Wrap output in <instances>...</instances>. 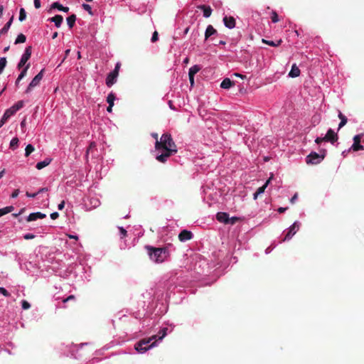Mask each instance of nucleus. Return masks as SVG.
I'll return each instance as SVG.
<instances>
[{
	"label": "nucleus",
	"instance_id": "nucleus-50",
	"mask_svg": "<svg viewBox=\"0 0 364 364\" xmlns=\"http://www.w3.org/2000/svg\"><path fill=\"white\" fill-rule=\"evenodd\" d=\"M59 217V214L58 212H54L50 214V218L52 220H55Z\"/></svg>",
	"mask_w": 364,
	"mask_h": 364
},
{
	"label": "nucleus",
	"instance_id": "nucleus-24",
	"mask_svg": "<svg viewBox=\"0 0 364 364\" xmlns=\"http://www.w3.org/2000/svg\"><path fill=\"white\" fill-rule=\"evenodd\" d=\"M50 161H51V159H46L44 161L37 163L36 167L37 169L41 170V169L43 168L44 167L47 166L48 165H49Z\"/></svg>",
	"mask_w": 364,
	"mask_h": 364
},
{
	"label": "nucleus",
	"instance_id": "nucleus-18",
	"mask_svg": "<svg viewBox=\"0 0 364 364\" xmlns=\"http://www.w3.org/2000/svg\"><path fill=\"white\" fill-rule=\"evenodd\" d=\"M234 85L235 82L233 81H232L230 78L226 77L222 81L220 87L223 89H229Z\"/></svg>",
	"mask_w": 364,
	"mask_h": 364
},
{
	"label": "nucleus",
	"instance_id": "nucleus-20",
	"mask_svg": "<svg viewBox=\"0 0 364 364\" xmlns=\"http://www.w3.org/2000/svg\"><path fill=\"white\" fill-rule=\"evenodd\" d=\"M216 33H217L216 29H215L212 25H208L205 30V39L207 40L212 35H213Z\"/></svg>",
	"mask_w": 364,
	"mask_h": 364
},
{
	"label": "nucleus",
	"instance_id": "nucleus-1",
	"mask_svg": "<svg viewBox=\"0 0 364 364\" xmlns=\"http://www.w3.org/2000/svg\"><path fill=\"white\" fill-rule=\"evenodd\" d=\"M155 150L158 151L156 159L165 163L172 155L177 153L176 145L168 133L162 134L159 141L155 142Z\"/></svg>",
	"mask_w": 364,
	"mask_h": 364
},
{
	"label": "nucleus",
	"instance_id": "nucleus-49",
	"mask_svg": "<svg viewBox=\"0 0 364 364\" xmlns=\"http://www.w3.org/2000/svg\"><path fill=\"white\" fill-rule=\"evenodd\" d=\"M239 220L238 218L237 217H232L231 218H229V222H228V224H231V225H233L235 224L237 220Z\"/></svg>",
	"mask_w": 364,
	"mask_h": 364
},
{
	"label": "nucleus",
	"instance_id": "nucleus-12",
	"mask_svg": "<svg viewBox=\"0 0 364 364\" xmlns=\"http://www.w3.org/2000/svg\"><path fill=\"white\" fill-rule=\"evenodd\" d=\"M192 232L186 230H182L178 235V239L181 242L189 240L192 238Z\"/></svg>",
	"mask_w": 364,
	"mask_h": 364
},
{
	"label": "nucleus",
	"instance_id": "nucleus-62",
	"mask_svg": "<svg viewBox=\"0 0 364 364\" xmlns=\"http://www.w3.org/2000/svg\"><path fill=\"white\" fill-rule=\"evenodd\" d=\"M3 11H4V6L3 5H0V18L3 15Z\"/></svg>",
	"mask_w": 364,
	"mask_h": 364
},
{
	"label": "nucleus",
	"instance_id": "nucleus-56",
	"mask_svg": "<svg viewBox=\"0 0 364 364\" xmlns=\"http://www.w3.org/2000/svg\"><path fill=\"white\" fill-rule=\"evenodd\" d=\"M188 77H189V80H190L191 85L193 86V84H194V76L193 75H188Z\"/></svg>",
	"mask_w": 364,
	"mask_h": 364
},
{
	"label": "nucleus",
	"instance_id": "nucleus-58",
	"mask_svg": "<svg viewBox=\"0 0 364 364\" xmlns=\"http://www.w3.org/2000/svg\"><path fill=\"white\" fill-rule=\"evenodd\" d=\"M48 191V188H41L38 190V191L37 193H44V192H47Z\"/></svg>",
	"mask_w": 364,
	"mask_h": 364
},
{
	"label": "nucleus",
	"instance_id": "nucleus-28",
	"mask_svg": "<svg viewBox=\"0 0 364 364\" xmlns=\"http://www.w3.org/2000/svg\"><path fill=\"white\" fill-rule=\"evenodd\" d=\"M14 209V208L12 205L0 209V216H3L9 213H11Z\"/></svg>",
	"mask_w": 364,
	"mask_h": 364
},
{
	"label": "nucleus",
	"instance_id": "nucleus-22",
	"mask_svg": "<svg viewBox=\"0 0 364 364\" xmlns=\"http://www.w3.org/2000/svg\"><path fill=\"white\" fill-rule=\"evenodd\" d=\"M262 42L264 44H267V45L272 46V47H277L282 44V40L279 39V40L277 41L276 42H274L273 41H269V40L262 38Z\"/></svg>",
	"mask_w": 364,
	"mask_h": 364
},
{
	"label": "nucleus",
	"instance_id": "nucleus-3",
	"mask_svg": "<svg viewBox=\"0 0 364 364\" xmlns=\"http://www.w3.org/2000/svg\"><path fill=\"white\" fill-rule=\"evenodd\" d=\"M156 338V336H153L148 339H142L135 344L134 348L139 353H144L154 346L155 342H153L151 344H149V343Z\"/></svg>",
	"mask_w": 364,
	"mask_h": 364
},
{
	"label": "nucleus",
	"instance_id": "nucleus-29",
	"mask_svg": "<svg viewBox=\"0 0 364 364\" xmlns=\"http://www.w3.org/2000/svg\"><path fill=\"white\" fill-rule=\"evenodd\" d=\"M11 116L9 114V112L5 111L3 117L0 120V128L6 123V122L10 118Z\"/></svg>",
	"mask_w": 364,
	"mask_h": 364
},
{
	"label": "nucleus",
	"instance_id": "nucleus-17",
	"mask_svg": "<svg viewBox=\"0 0 364 364\" xmlns=\"http://www.w3.org/2000/svg\"><path fill=\"white\" fill-rule=\"evenodd\" d=\"M50 21L53 22L57 28H59L63 21L61 15H55L49 19Z\"/></svg>",
	"mask_w": 364,
	"mask_h": 364
},
{
	"label": "nucleus",
	"instance_id": "nucleus-14",
	"mask_svg": "<svg viewBox=\"0 0 364 364\" xmlns=\"http://www.w3.org/2000/svg\"><path fill=\"white\" fill-rule=\"evenodd\" d=\"M272 179V177H270L266 182L265 183L259 187L257 191L254 193V196H253V198L255 200H256L257 198V196L262 193H263L266 189V188L267 187L268 184L269 183L270 181Z\"/></svg>",
	"mask_w": 364,
	"mask_h": 364
},
{
	"label": "nucleus",
	"instance_id": "nucleus-30",
	"mask_svg": "<svg viewBox=\"0 0 364 364\" xmlns=\"http://www.w3.org/2000/svg\"><path fill=\"white\" fill-rule=\"evenodd\" d=\"M30 63H28L25 67H23V70L18 75V80H22L26 75L27 71L30 68Z\"/></svg>",
	"mask_w": 364,
	"mask_h": 364
},
{
	"label": "nucleus",
	"instance_id": "nucleus-15",
	"mask_svg": "<svg viewBox=\"0 0 364 364\" xmlns=\"http://www.w3.org/2000/svg\"><path fill=\"white\" fill-rule=\"evenodd\" d=\"M217 220L225 224H228L229 222V215L226 213H218L216 215Z\"/></svg>",
	"mask_w": 364,
	"mask_h": 364
},
{
	"label": "nucleus",
	"instance_id": "nucleus-8",
	"mask_svg": "<svg viewBox=\"0 0 364 364\" xmlns=\"http://www.w3.org/2000/svg\"><path fill=\"white\" fill-rule=\"evenodd\" d=\"M299 228V223L298 222L294 223V224L289 228V231L287 232L284 238L282 240L284 241L290 240L296 234Z\"/></svg>",
	"mask_w": 364,
	"mask_h": 364
},
{
	"label": "nucleus",
	"instance_id": "nucleus-40",
	"mask_svg": "<svg viewBox=\"0 0 364 364\" xmlns=\"http://www.w3.org/2000/svg\"><path fill=\"white\" fill-rule=\"evenodd\" d=\"M6 111L9 112V114L12 116L18 111V109L17 108H16L14 105H13L11 107L7 109Z\"/></svg>",
	"mask_w": 364,
	"mask_h": 364
},
{
	"label": "nucleus",
	"instance_id": "nucleus-32",
	"mask_svg": "<svg viewBox=\"0 0 364 364\" xmlns=\"http://www.w3.org/2000/svg\"><path fill=\"white\" fill-rule=\"evenodd\" d=\"M18 139L17 137H14L10 141V148L13 150L16 149L18 146Z\"/></svg>",
	"mask_w": 364,
	"mask_h": 364
},
{
	"label": "nucleus",
	"instance_id": "nucleus-21",
	"mask_svg": "<svg viewBox=\"0 0 364 364\" xmlns=\"http://www.w3.org/2000/svg\"><path fill=\"white\" fill-rule=\"evenodd\" d=\"M299 75L300 70L295 64H294L291 67L290 72L289 73V76H290L291 77H296L299 76Z\"/></svg>",
	"mask_w": 364,
	"mask_h": 364
},
{
	"label": "nucleus",
	"instance_id": "nucleus-44",
	"mask_svg": "<svg viewBox=\"0 0 364 364\" xmlns=\"http://www.w3.org/2000/svg\"><path fill=\"white\" fill-rule=\"evenodd\" d=\"M30 307H31V305L27 301H26V300L22 301V308L23 309L26 310V309H28Z\"/></svg>",
	"mask_w": 364,
	"mask_h": 364
},
{
	"label": "nucleus",
	"instance_id": "nucleus-63",
	"mask_svg": "<svg viewBox=\"0 0 364 364\" xmlns=\"http://www.w3.org/2000/svg\"><path fill=\"white\" fill-rule=\"evenodd\" d=\"M235 75H236V76H237V77H240V78H242V79H243V78L246 77V76H245V75H242V74H239V73H235Z\"/></svg>",
	"mask_w": 364,
	"mask_h": 364
},
{
	"label": "nucleus",
	"instance_id": "nucleus-38",
	"mask_svg": "<svg viewBox=\"0 0 364 364\" xmlns=\"http://www.w3.org/2000/svg\"><path fill=\"white\" fill-rule=\"evenodd\" d=\"M95 148H96V144H95V142H94V141H93V142H91V143H90V146H89V147H88V148H87V149L86 156H88V154H89L90 152H92V150H93L94 149H95Z\"/></svg>",
	"mask_w": 364,
	"mask_h": 364
},
{
	"label": "nucleus",
	"instance_id": "nucleus-46",
	"mask_svg": "<svg viewBox=\"0 0 364 364\" xmlns=\"http://www.w3.org/2000/svg\"><path fill=\"white\" fill-rule=\"evenodd\" d=\"M35 235L33 234H31V233H28V234H26L23 235V238L25 240H31V239H33L35 238Z\"/></svg>",
	"mask_w": 364,
	"mask_h": 364
},
{
	"label": "nucleus",
	"instance_id": "nucleus-45",
	"mask_svg": "<svg viewBox=\"0 0 364 364\" xmlns=\"http://www.w3.org/2000/svg\"><path fill=\"white\" fill-rule=\"evenodd\" d=\"M158 39H159V34H158V32L155 31L151 37V42L154 43V42L157 41Z\"/></svg>",
	"mask_w": 364,
	"mask_h": 364
},
{
	"label": "nucleus",
	"instance_id": "nucleus-59",
	"mask_svg": "<svg viewBox=\"0 0 364 364\" xmlns=\"http://www.w3.org/2000/svg\"><path fill=\"white\" fill-rule=\"evenodd\" d=\"M287 209V208H282L281 207V208H278V212L279 213H284L286 211Z\"/></svg>",
	"mask_w": 364,
	"mask_h": 364
},
{
	"label": "nucleus",
	"instance_id": "nucleus-5",
	"mask_svg": "<svg viewBox=\"0 0 364 364\" xmlns=\"http://www.w3.org/2000/svg\"><path fill=\"white\" fill-rule=\"evenodd\" d=\"M45 69H42L31 80L25 90V93H30L36 87H37L43 77Z\"/></svg>",
	"mask_w": 364,
	"mask_h": 364
},
{
	"label": "nucleus",
	"instance_id": "nucleus-64",
	"mask_svg": "<svg viewBox=\"0 0 364 364\" xmlns=\"http://www.w3.org/2000/svg\"><path fill=\"white\" fill-rule=\"evenodd\" d=\"M112 107H113V106H111V105H109V106H108V107H107V111L108 112H112Z\"/></svg>",
	"mask_w": 364,
	"mask_h": 364
},
{
	"label": "nucleus",
	"instance_id": "nucleus-16",
	"mask_svg": "<svg viewBox=\"0 0 364 364\" xmlns=\"http://www.w3.org/2000/svg\"><path fill=\"white\" fill-rule=\"evenodd\" d=\"M198 9H199L203 11L204 17L208 18L211 16L212 9L209 6L199 5V6H198Z\"/></svg>",
	"mask_w": 364,
	"mask_h": 364
},
{
	"label": "nucleus",
	"instance_id": "nucleus-52",
	"mask_svg": "<svg viewBox=\"0 0 364 364\" xmlns=\"http://www.w3.org/2000/svg\"><path fill=\"white\" fill-rule=\"evenodd\" d=\"M120 67H121V63H117L115 65L114 69L112 71H117V73L119 74Z\"/></svg>",
	"mask_w": 364,
	"mask_h": 364
},
{
	"label": "nucleus",
	"instance_id": "nucleus-25",
	"mask_svg": "<svg viewBox=\"0 0 364 364\" xmlns=\"http://www.w3.org/2000/svg\"><path fill=\"white\" fill-rule=\"evenodd\" d=\"M338 117L341 119V122L338 124V129H340L346 124L348 119L347 117L341 113V112H339Z\"/></svg>",
	"mask_w": 364,
	"mask_h": 364
},
{
	"label": "nucleus",
	"instance_id": "nucleus-61",
	"mask_svg": "<svg viewBox=\"0 0 364 364\" xmlns=\"http://www.w3.org/2000/svg\"><path fill=\"white\" fill-rule=\"evenodd\" d=\"M151 136H152L153 138H154L156 139V141H159L158 139V134L156 133H152Z\"/></svg>",
	"mask_w": 364,
	"mask_h": 364
},
{
	"label": "nucleus",
	"instance_id": "nucleus-42",
	"mask_svg": "<svg viewBox=\"0 0 364 364\" xmlns=\"http://www.w3.org/2000/svg\"><path fill=\"white\" fill-rule=\"evenodd\" d=\"M82 8L87 11L90 14L92 15V8L89 4H83Z\"/></svg>",
	"mask_w": 364,
	"mask_h": 364
},
{
	"label": "nucleus",
	"instance_id": "nucleus-11",
	"mask_svg": "<svg viewBox=\"0 0 364 364\" xmlns=\"http://www.w3.org/2000/svg\"><path fill=\"white\" fill-rule=\"evenodd\" d=\"M46 217V215L41 212L32 213L28 216L26 220L27 222H31L38 219L45 218Z\"/></svg>",
	"mask_w": 364,
	"mask_h": 364
},
{
	"label": "nucleus",
	"instance_id": "nucleus-37",
	"mask_svg": "<svg viewBox=\"0 0 364 364\" xmlns=\"http://www.w3.org/2000/svg\"><path fill=\"white\" fill-rule=\"evenodd\" d=\"M167 328H163L159 332V335H156V338H159V340H161L166 335Z\"/></svg>",
	"mask_w": 364,
	"mask_h": 364
},
{
	"label": "nucleus",
	"instance_id": "nucleus-48",
	"mask_svg": "<svg viewBox=\"0 0 364 364\" xmlns=\"http://www.w3.org/2000/svg\"><path fill=\"white\" fill-rule=\"evenodd\" d=\"M119 230L122 235V238L124 237L127 235V230L122 227L119 228Z\"/></svg>",
	"mask_w": 364,
	"mask_h": 364
},
{
	"label": "nucleus",
	"instance_id": "nucleus-34",
	"mask_svg": "<svg viewBox=\"0 0 364 364\" xmlns=\"http://www.w3.org/2000/svg\"><path fill=\"white\" fill-rule=\"evenodd\" d=\"M34 150L32 144H28L25 149V156L28 157Z\"/></svg>",
	"mask_w": 364,
	"mask_h": 364
},
{
	"label": "nucleus",
	"instance_id": "nucleus-7",
	"mask_svg": "<svg viewBox=\"0 0 364 364\" xmlns=\"http://www.w3.org/2000/svg\"><path fill=\"white\" fill-rule=\"evenodd\" d=\"M362 137L363 134H357L353 137V144L351 146L353 151H358L364 149L363 146L360 144Z\"/></svg>",
	"mask_w": 364,
	"mask_h": 364
},
{
	"label": "nucleus",
	"instance_id": "nucleus-43",
	"mask_svg": "<svg viewBox=\"0 0 364 364\" xmlns=\"http://www.w3.org/2000/svg\"><path fill=\"white\" fill-rule=\"evenodd\" d=\"M14 105L16 107V108H17L18 110H19L23 107L24 102L23 100H19Z\"/></svg>",
	"mask_w": 364,
	"mask_h": 364
},
{
	"label": "nucleus",
	"instance_id": "nucleus-27",
	"mask_svg": "<svg viewBox=\"0 0 364 364\" xmlns=\"http://www.w3.org/2000/svg\"><path fill=\"white\" fill-rule=\"evenodd\" d=\"M201 69L200 65H195L189 69L188 75H195Z\"/></svg>",
	"mask_w": 364,
	"mask_h": 364
},
{
	"label": "nucleus",
	"instance_id": "nucleus-33",
	"mask_svg": "<svg viewBox=\"0 0 364 364\" xmlns=\"http://www.w3.org/2000/svg\"><path fill=\"white\" fill-rule=\"evenodd\" d=\"M26 36L23 33H20L19 35H18V36L15 41V44L23 43L26 41Z\"/></svg>",
	"mask_w": 364,
	"mask_h": 364
},
{
	"label": "nucleus",
	"instance_id": "nucleus-19",
	"mask_svg": "<svg viewBox=\"0 0 364 364\" xmlns=\"http://www.w3.org/2000/svg\"><path fill=\"white\" fill-rule=\"evenodd\" d=\"M14 21V16L11 17L9 21L4 26V27L0 30V36L6 34L9 29L10 28Z\"/></svg>",
	"mask_w": 364,
	"mask_h": 364
},
{
	"label": "nucleus",
	"instance_id": "nucleus-41",
	"mask_svg": "<svg viewBox=\"0 0 364 364\" xmlns=\"http://www.w3.org/2000/svg\"><path fill=\"white\" fill-rule=\"evenodd\" d=\"M0 294H3L6 297L11 296L10 293L4 287H0Z\"/></svg>",
	"mask_w": 364,
	"mask_h": 364
},
{
	"label": "nucleus",
	"instance_id": "nucleus-51",
	"mask_svg": "<svg viewBox=\"0 0 364 364\" xmlns=\"http://www.w3.org/2000/svg\"><path fill=\"white\" fill-rule=\"evenodd\" d=\"M34 6L36 9H39L41 7V1L40 0H34Z\"/></svg>",
	"mask_w": 364,
	"mask_h": 364
},
{
	"label": "nucleus",
	"instance_id": "nucleus-23",
	"mask_svg": "<svg viewBox=\"0 0 364 364\" xmlns=\"http://www.w3.org/2000/svg\"><path fill=\"white\" fill-rule=\"evenodd\" d=\"M51 8L58 9L59 11H62L66 12V13L69 11L68 7H65L58 2L53 3V4L51 5Z\"/></svg>",
	"mask_w": 364,
	"mask_h": 364
},
{
	"label": "nucleus",
	"instance_id": "nucleus-13",
	"mask_svg": "<svg viewBox=\"0 0 364 364\" xmlns=\"http://www.w3.org/2000/svg\"><path fill=\"white\" fill-rule=\"evenodd\" d=\"M225 26L228 28H233L235 26V19L232 16H225L223 18Z\"/></svg>",
	"mask_w": 364,
	"mask_h": 364
},
{
	"label": "nucleus",
	"instance_id": "nucleus-57",
	"mask_svg": "<svg viewBox=\"0 0 364 364\" xmlns=\"http://www.w3.org/2000/svg\"><path fill=\"white\" fill-rule=\"evenodd\" d=\"M64 206H65V201L63 200L58 206V209L59 210H63L64 208Z\"/></svg>",
	"mask_w": 364,
	"mask_h": 364
},
{
	"label": "nucleus",
	"instance_id": "nucleus-47",
	"mask_svg": "<svg viewBox=\"0 0 364 364\" xmlns=\"http://www.w3.org/2000/svg\"><path fill=\"white\" fill-rule=\"evenodd\" d=\"M75 296L74 295H70L67 298L64 299L63 300V303H66V302H68L69 301H73V300H75Z\"/></svg>",
	"mask_w": 364,
	"mask_h": 364
},
{
	"label": "nucleus",
	"instance_id": "nucleus-2",
	"mask_svg": "<svg viewBox=\"0 0 364 364\" xmlns=\"http://www.w3.org/2000/svg\"><path fill=\"white\" fill-rule=\"evenodd\" d=\"M145 248L148 251L150 259L156 263H162L168 257V252L166 247H154L146 245Z\"/></svg>",
	"mask_w": 364,
	"mask_h": 364
},
{
	"label": "nucleus",
	"instance_id": "nucleus-26",
	"mask_svg": "<svg viewBox=\"0 0 364 364\" xmlns=\"http://www.w3.org/2000/svg\"><path fill=\"white\" fill-rule=\"evenodd\" d=\"M76 16L75 14H72L67 18V23L70 28H72L75 23Z\"/></svg>",
	"mask_w": 364,
	"mask_h": 364
},
{
	"label": "nucleus",
	"instance_id": "nucleus-10",
	"mask_svg": "<svg viewBox=\"0 0 364 364\" xmlns=\"http://www.w3.org/2000/svg\"><path fill=\"white\" fill-rule=\"evenodd\" d=\"M338 137L337 134L335 133V132L331 129H329L327 131V133L324 136L325 141H330L331 144L336 142L338 140Z\"/></svg>",
	"mask_w": 364,
	"mask_h": 364
},
{
	"label": "nucleus",
	"instance_id": "nucleus-55",
	"mask_svg": "<svg viewBox=\"0 0 364 364\" xmlns=\"http://www.w3.org/2000/svg\"><path fill=\"white\" fill-rule=\"evenodd\" d=\"M38 194V193H30L28 192H26V196L30 197V198H35Z\"/></svg>",
	"mask_w": 364,
	"mask_h": 364
},
{
	"label": "nucleus",
	"instance_id": "nucleus-54",
	"mask_svg": "<svg viewBox=\"0 0 364 364\" xmlns=\"http://www.w3.org/2000/svg\"><path fill=\"white\" fill-rule=\"evenodd\" d=\"M322 141H325L324 140V137H317L315 140V142L317 144H321Z\"/></svg>",
	"mask_w": 364,
	"mask_h": 364
},
{
	"label": "nucleus",
	"instance_id": "nucleus-4",
	"mask_svg": "<svg viewBox=\"0 0 364 364\" xmlns=\"http://www.w3.org/2000/svg\"><path fill=\"white\" fill-rule=\"evenodd\" d=\"M326 156V150H323L321 154L311 152L306 158L307 164L316 165L321 163Z\"/></svg>",
	"mask_w": 364,
	"mask_h": 364
},
{
	"label": "nucleus",
	"instance_id": "nucleus-6",
	"mask_svg": "<svg viewBox=\"0 0 364 364\" xmlns=\"http://www.w3.org/2000/svg\"><path fill=\"white\" fill-rule=\"evenodd\" d=\"M32 53V47L28 46L26 48L24 53L22 55L21 58L18 63L17 68L18 69H21L23 67H25L27 64V61L29 60V58L31 56Z\"/></svg>",
	"mask_w": 364,
	"mask_h": 364
},
{
	"label": "nucleus",
	"instance_id": "nucleus-53",
	"mask_svg": "<svg viewBox=\"0 0 364 364\" xmlns=\"http://www.w3.org/2000/svg\"><path fill=\"white\" fill-rule=\"evenodd\" d=\"M19 194V190L18 189H16L14 190V191L11 194V198H16Z\"/></svg>",
	"mask_w": 364,
	"mask_h": 364
},
{
	"label": "nucleus",
	"instance_id": "nucleus-31",
	"mask_svg": "<svg viewBox=\"0 0 364 364\" xmlns=\"http://www.w3.org/2000/svg\"><path fill=\"white\" fill-rule=\"evenodd\" d=\"M115 98H116L115 95L113 92H110L107 97V103L109 105L113 106Z\"/></svg>",
	"mask_w": 364,
	"mask_h": 364
},
{
	"label": "nucleus",
	"instance_id": "nucleus-60",
	"mask_svg": "<svg viewBox=\"0 0 364 364\" xmlns=\"http://www.w3.org/2000/svg\"><path fill=\"white\" fill-rule=\"evenodd\" d=\"M297 199V194L296 193L291 198V203H294V201Z\"/></svg>",
	"mask_w": 364,
	"mask_h": 364
},
{
	"label": "nucleus",
	"instance_id": "nucleus-35",
	"mask_svg": "<svg viewBox=\"0 0 364 364\" xmlns=\"http://www.w3.org/2000/svg\"><path fill=\"white\" fill-rule=\"evenodd\" d=\"M7 60L6 58L4 57L0 58V74L3 72Z\"/></svg>",
	"mask_w": 364,
	"mask_h": 364
},
{
	"label": "nucleus",
	"instance_id": "nucleus-39",
	"mask_svg": "<svg viewBox=\"0 0 364 364\" xmlns=\"http://www.w3.org/2000/svg\"><path fill=\"white\" fill-rule=\"evenodd\" d=\"M271 19L273 23L279 21V17L276 11H273L271 14Z\"/></svg>",
	"mask_w": 364,
	"mask_h": 364
},
{
	"label": "nucleus",
	"instance_id": "nucleus-9",
	"mask_svg": "<svg viewBox=\"0 0 364 364\" xmlns=\"http://www.w3.org/2000/svg\"><path fill=\"white\" fill-rule=\"evenodd\" d=\"M119 74L117 73V71H112L109 73L106 78V85L107 87H112L116 82L118 77Z\"/></svg>",
	"mask_w": 364,
	"mask_h": 364
},
{
	"label": "nucleus",
	"instance_id": "nucleus-36",
	"mask_svg": "<svg viewBox=\"0 0 364 364\" xmlns=\"http://www.w3.org/2000/svg\"><path fill=\"white\" fill-rule=\"evenodd\" d=\"M26 18V12L23 8H21L19 11L18 19L20 21H23Z\"/></svg>",
	"mask_w": 364,
	"mask_h": 364
}]
</instances>
